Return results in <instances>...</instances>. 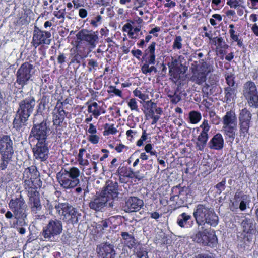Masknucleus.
<instances>
[{"instance_id":"c03bdc74","label":"nucleus","mask_w":258,"mask_h":258,"mask_svg":"<svg viewBox=\"0 0 258 258\" xmlns=\"http://www.w3.org/2000/svg\"><path fill=\"white\" fill-rule=\"evenodd\" d=\"M225 184L226 181L224 179L215 185V187L217 189L216 194L220 195L222 193V191L225 189Z\"/></svg>"},{"instance_id":"b1692460","label":"nucleus","mask_w":258,"mask_h":258,"mask_svg":"<svg viewBox=\"0 0 258 258\" xmlns=\"http://www.w3.org/2000/svg\"><path fill=\"white\" fill-rule=\"evenodd\" d=\"M208 146L210 149L220 150L224 146V139L222 135L217 133L215 135L208 143Z\"/></svg>"},{"instance_id":"de8ad7c7","label":"nucleus","mask_w":258,"mask_h":258,"mask_svg":"<svg viewBox=\"0 0 258 258\" xmlns=\"http://www.w3.org/2000/svg\"><path fill=\"white\" fill-rule=\"evenodd\" d=\"M234 78L232 75H228L226 76L225 79L228 87H237V85H235Z\"/></svg>"},{"instance_id":"20e7f679","label":"nucleus","mask_w":258,"mask_h":258,"mask_svg":"<svg viewBox=\"0 0 258 258\" xmlns=\"http://www.w3.org/2000/svg\"><path fill=\"white\" fill-rule=\"evenodd\" d=\"M80 175L79 169L73 167L68 169H61L57 173L56 177L62 187L65 189H71L74 188L79 183Z\"/></svg>"},{"instance_id":"f257e3e1","label":"nucleus","mask_w":258,"mask_h":258,"mask_svg":"<svg viewBox=\"0 0 258 258\" xmlns=\"http://www.w3.org/2000/svg\"><path fill=\"white\" fill-rule=\"evenodd\" d=\"M35 105L34 98H28L22 100L19 104L15 117L13 120V126L17 131H22L27 125V121L32 113Z\"/></svg>"},{"instance_id":"7c9ffc66","label":"nucleus","mask_w":258,"mask_h":258,"mask_svg":"<svg viewBox=\"0 0 258 258\" xmlns=\"http://www.w3.org/2000/svg\"><path fill=\"white\" fill-rule=\"evenodd\" d=\"M194 75L192 76L193 81L198 84H201L204 83L206 79V76L208 74L203 72L199 70H196L195 71L192 70Z\"/></svg>"},{"instance_id":"e433bc0d","label":"nucleus","mask_w":258,"mask_h":258,"mask_svg":"<svg viewBox=\"0 0 258 258\" xmlns=\"http://www.w3.org/2000/svg\"><path fill=\"white\" fill-rule=\"evenodd\" d=\"M65 204L64 203H57L56 201H50L49 200H46L45 204L44 207L46 209H48L49 211V213H50L54 207L56 209V213L57 214V207L59 206H61L60 205Z\"/></svg>"},{"instance_id":"0e129e2a","label":"nucleus","mask_w":258,"mask_h":258,"mask_svg":"<svg viewBox=\"0 0 258 258\" xmlns=\"http://www.w3.org/2000/svg\"><path fill=\"white\" fill-rule=\"evenodd\" d=\"M131 52L135 57L138 59L140 58V56H141L142 54V51L139 49L136 50H133Z\"/></svg>"},{"instance_id":"09e8293b","label":"nucleus","mask_w":258,"mask_h":258,"mask_svg":"<svg viewBox=\"0 0 258 258\" xmlns=\"http://www.w3.org/2000/svg\"><path fill=\"white\" fill-rule=\"evenodd\" d=\"M102 19V17L101 15H97L93 19L91 20L90 21V24L93 27H97L98 26V23H100L101 20Z\"/></svg>"},{"instance_id":"49530a36","label":"nucleus","mask_w":258,"mask_h":258,"mask_svg":"<svg viewBox=\"0 0 258 258\" xmlns=\"http://www.w3.org/2000/svg\"><path fill=\"white\" fill-rule=\"evenodd\" d=\"M106 126L105 131L104 132V135L114 134L117 132V130L113 126V125H109L106 124Z\"/></svg>"},{"instance_id":"a19ab883","label":"nucleus","mask_w":258,"mask_h":258,"mask_svg":"<svg viewBox=\"0 0 258 258\" xmlns=\"http://www.w3.org/2000/svg\"><path fill=\"white\" fill-rule=\"evenodd\" d=\"M244 3V0H228L227 4L231 8L236 9L237 7H245L242 5Z\"/></svg>"},{"instance_id":"e2e57ef3","label":"nucleus","mask_w":258,"mask_h":258,"mask_svg":"<svg viewBox=\"0 0 258 258\" xmlns=\"http://www.w3.org/2000/svg\"><path fill=\"white\" fill-rule=\"evenodd\" d=\"M150 67L149 66V64L145 63L141 68V70L143 73L144 74H147L149 73Z\"/></svg>"},{"instance_id":"5701e85b","label":"nucleus","mask_w":258,"mask_h":258,"mask_svg":"<svg viewBox=\"0 0 258 258\" xmlns=\"http://www.w3.org/2000/svg\"><path fill=\"white\" fill-rule=\"evenodd\" d=\"M66 115L67 113L62 107V103L59 106H57L56 107L53 115V125L56 126V130H57V127L62 125Z\"/></svg>"},{"instance_id":"69168bd1","label":"nucleus","mask_w":258,"mask_h":258,"mask_svg":"<svg viewBox=\"0 0 258 258\" xmlns=\"http://www.w3.org/2000/svg\"><path fill=\"white\" fill-rule=\"evenodd\" d=\"M146 105H147L148 109H154L155 108H156V107L157 106L156 104L155 103L152 102L151 100L148 101L147 102H146Z\"/></svg>"},{"instance_id":"f8f14e48","label":"nucleus","mask_w":258,"mask_h":258,"mask_svg":"<svg viewBox=\"0 0 258 258\" xmlns=\"http://www.w3.org/2000/svg\"><path fill=\"white\" fill-rule=\"evenodd\" d=\"M50 32L40 30L35 26L33 34L32 43L35 47L42 44H50L51 41Z\"/></svg>"},{"instance_id":"f704fd0d","label":"nucleus","mask_w":258,"mask_h":258,"mask_svg":"<svg viewBox=\"0 0 258 258\" xmlns=\"http://www.w3.org/2000/svg\"><path fill=\"white\" fill-rule=\"evenodd\" d=\"M191 219V216L187 214L186 213H183L180 214L177 219V223L181 228H184L188 221Z\"/></svg>"},{"instance_id":"1a4fd4ad","label":"nucleus","mask_w":258,"mask_h":258,"mask_svg":"<svg viewBox=\"0 0 258 258\" xmlns=\"http://www.w3.org/2000/svg\"><path fill=\"white\" fill-rule=\"evenodd\" d=\"M60 206L57 208V214L68 224H77L81 217V214L68 203Z\"/></svg>"},{"instance_id":"052dcab7","label":"nucleus","mask_w":258,"mask_h":258,"mask_svg":"<svg viewBox=\"0 0 258 258\" xmlns=\"http://www.w3.org/2000/svg\"><path fill=\"white\" fill-rule=\"evenodd\" d=\"M37 109V113L36 114H41L42 115V112L45 109V104L43 102H40L38 105Z\"/></svg>"},{"instance_id":"6e6552de","label":"nucleus","mask_w":258,"mask_h":258,"mask_svg":"<svg viewBox=\"0 0 258 258\" xmlns=\"http://www.w3.org/2000/svg\"><path fill=\"white\" fill-rule=\"evenodd\" d=\"M62 223L61 221L58 219H51L43 227L41 232V236L45 240L56 241V237L62 233Z\"/></svg>"},{"instance_id":"58836bf2","label":"nucleus","mask_w":258,"mask_h":258,"mask_svg":"<svg viewBox=\"0 0 258 258\" xmlns=\"http://www.w3.org/2000/svg\"><path fill=\"white\" fill-rule=\"evenodd\" d=\"M202 116L200 112L196 111H190L189 113V118L190 123L196 124L201 119Z\"/></svg>"},{"instance_id":"ddd939ff","label":"nucleus","mask_w":258,"mask_h":258,"mask_svg":"<svg viewBox=\"0 0 258 258\" xmlns=\"http://www.w3.org/2000/svg\"><path fill=\"white\" fill-rule=\"evenodd\" d=\"M38 188H31L27 190L29 206L31 212L34 214L39 213L42 209L40 199V194L37 190Z\"/></svg>"},{"instance_id":"a18cd8bd","label":"nucleus","mask_w":258,"mask_h":258,"mask_svg":"<svg viewBox=\"0 0 258 258\" xmlns=\"http://www.w3.org/2000/svg\"><path fill=\"white\" fill-rule=\"evenodd\" d=\"M131 110H135L137 112L139 111L137 102L135 98H132L127 103Z\"/></svg>"},{"instance_id":"a211bd4d","label":"nucleus","mask_w":258,"mask_h":258,"mask_svg":"<svg viewBox=\"0 0 258 258\" xmlns=\"http://www.w3.org/2000/svg\"><path fill=\"white\" fill-rule=\"evenodd\" d=\"M240 224L244 233L253 235L256 232V223L253 218L246 215L241 216Z\"/></svg>"},{"instance_id":"c9c22d12","label":"nucleus","mask_w":258,"mask_h":258,"mask_svg":"<svg viewBox=\"0 0 258 258\" xmlns=\"http://www.w3.org/2000/svg\"><path fill=\"white\" fill-rule=\"evenodd\" d=\"M250 122H239V134L240 137H245L249 134Z\"/></svg>"},{"instance_id":"3c124183","label":"nucleus","mask_w":258,"mask_h":258,"mask_svg":"<svg viewBox=\"0 0 258 258\" xmlns=\"http://www.w3.org/2000/svg\"><path fill=\"white\" fill-rule=\"evenodd\" d=\"M65 13V9H61L59 10L58 11L54 12V15L55 17H56L58 19L62 18L63 20L64 18Z\"/></svg>"},{"instance_id":"6e6d98bb","label":"nucleus","mask_w":258,"mask_h":258,"mask_svg":"<svg viewBox=\"0 0 258 258\" xmlns=\"http://www.w3.org/2000/svg\"><path fill=\"white\" fill-rule=\"evenodd\" d=\"M82 58L83 57L81 55H79L78 53H76L72 58L71 61V63L76 62L77 63H80V61Z\"/></svg>"},{"instance_id":"680f3d73","label":"nucleus","mask_w":258,"mask_h":258,"mask_svg":"<svg viewBox=\"0 0 258 258\" xmlns=\"http://www.w3.org/2000/svg\"><path fill=\"white\" fill-rule=\"evenodd\" d=\"M87 11L85 9L81 8L79 10V16L81 18H85L87 16Z\"/></svg>"},{"instance_id":"4be33fe9","label":"nucleus","mask_w":258,"mask_h":258,"mask_svg":"<svg viewBox=\"0 0 258 258\" xmlns=\"http://www.w3.org/2000/svg\"><path fill=\"white\" fill-rule=\"evenodd\" d=\"M108 202L106 198H104L100 194L92 198L89 204V206L92 210L99 211L106 206Z\"/></svg>"},{"instance_id":"6ab92c4d","label":"nucleus","mask_w":258,"mask_h":258,"mask_svg":"<svg viewBox=\"0 0 258 258\" xmlns=\"http://www.w3.org/2000/svg\"><path fill=\"white\" fill-rule=\"evenodd\" d=\"M211 208L202 204L198 205L193 213L196 222L199 226H203L204 219L209 213Z\"/></svg>"},{"instance_id":"39448f33","label":"nucleus","mask_w":258,"mask_h":258,"mask_svg":"<svg viewBox=\"0 0 258 258\" xmlns=\"http://www.w3.org/2000/svg\"><path fill=\"white\" fill-rule=\"evenodd\" d=\"M0 153L2 156L0 168L5 170L11 161L14 153L13 142L9 136L0 137Z\"/></svg>"},{"instance_id":"13d9d810","label":"nucleus","mask_w":258,"mask_h":258,"mask_svg":"<svg viewBox=\"0 0 258 258\" xmlns=\"http://www.w3.org/2000/svg\"><path fill=\"white\" fill-rule=\"evenodd\" d=\"M125 26L130 29L128 35L132 38L136 39L138 38V34H135L134 33H133V32H132V28L130 24H127L125 25Z\"/></svg>"},{"instance_id":"9b49d317","label":"nucleus","mask_w":258,"mask_h":258,"mask_svg":"<svg viewBox=\"0 0 258 258\" xmlns=\"http://www.w3.org/2000/svg\"><path fill=\"white\" fill-rule=\"evenodd\" d=\"M242 94L251 107H258V91L253 82L249 81L244 84Z\"/></svg>"},{"instance_id":"cd10ccee","label":"nucleus","mask_w":258,"mask_h":258,"mask_svg":"<svg viewBox=\"0 0 258 258\" xmlns=\"http://www.w3.org/2000/svg\"><path fill=\"white\" fill-rule=\"evenodd\" d=\"M121 235L123 243L128 248H132L136 245L137 242L132 235L130 234L128 232H121Z\"/></svg>"},{"instance_id":"ea45409f","label":"nucleus","mask_w":258,"mask_h":258,"mask_svg":"<svg viewBox=\"0 0 258 258\" xmlns=\"http://www.w3.org/2000/svg\"><path fill=\"white\" fill-rule=\"evenodd\" d=\"M250 200L249 197L246 195H243L241 197V201L239 204V209L241 211H244L249 204Z\"/></svg>"},{"instance_id":"473e14b6","label":"nucleus","mask_w":258,"mask_h":258,"mask_svg":"<svg viewBox=\"0 0 258 258\" xmlns=\"http://www.w3.org/2000/svg\"><path fill=\"white\" fill-rule=\"evenodd\" d=\"M86 104L88 105V112L91 113L95 118H97L100 115V107L98 104L94 102L91 104H89V102H87Z\"/></svg>"},{"instance_id":"2eb2a0df","label":"nucleus","mask_w":258,"mask_h":258,"mask_svg":"<svg viewBox=\"0 0 258 258\" xmlns=\"http://www.w3.org/2000/svg\"><path fill=\"white\" fill-rule=\"evenodd\" d=\"M35 159L44 162L47 160L49 156V149L46 142H37L32 148Z\"/></svg>"},{"instance_id":"393cba45","label":"nucleus","mask_w":258,"mask_h":258,"mask_svg":"<svg viewBox=\"0 0 258 258\" xmlns=\"http://www.w3.org/2000/svg\"><path fill=\"white\" fill-rule=\"evenodd\" d=\"M237 119L235 113L233 111L226 112V115L223 117V123L224 126H236Z\"/></svg>"},{"instance_id":"412c9836","label":"nucleus","mask_w":258,"mask_h":258,"mask_svg":"<svg viewBox=\"0 0 258 258\" xmlns=\"http://www.w3.org/2000/svg\"><path fill=\"white\" fill-rule=\"evenodd\" d=\"M182 56H179L177 58L172 57V61L168 64L170 73L174 72L177 75L183 74L187 70V67L183 65L181 62Z\"/></svg>"},{"instance_id":"338daca9","label":"nucleus","mask_w":258,"mask_h":258,"mask_svg":"<svg viewBox=\"0 0 258 258\" xmlns=\"http://www.w3.org/2000/svg\"><path fill=\"white\" fill-rule=\"evenodd\" d=\"M88 132L89 133L91 134H94L97 132L95 126L92 123H90L89 124V128L88 130Z\"/></svg>"},{"instance_id":"423d86ee","label":"nucleus","mask_w":258,"mask_h":258,"mask_svg":"<svg viewBox=\"0 0 258 258\" xmlns=\"http://www.w3.org/2000/svg\"><path fill=\"white\" fill-rule=\"evenodd\" d=\"M23 175L26 189L40 188L41 186L42 182L40 179V174L36 166H31L26 168Z\"/></svg>"},{"instance_id":"4c0bfd02","label":"nucleus","mask_w":258,"mask_h":258,"mask_svg":"<svg viewBox=\"0 0 258 258\" xmlns=\"http://www.w3.org/2000/svg\"><path fill=\"white\" fill-rule=\"evenodd\" d=\"M200 67L199 71H202L206 74H209L213 71V66L210 65L208 63L205 61L204 59L200 61Z\"/></svg>"},{"instance_id":"5fc2aeb1","label":"nucleus","mask_w":258,"mask_h":258,"mask_svg":"<svg viewBox=\"0 0 258 258\" xmlns=\"http://www.w3.org/2000/svg\"><path fill=\"white\" fill-rule=\"evenodd\" d=\"M137 258H148V253L146 251L140 250L137 252Z\"/></svg>"},{"instance_id":"c85d7f7f","label":"nucleus","mask_w":258,"mask_h":258,"mask_svg":"<svg viewBox=\"0 0 258 258\" xmlns=\"http://www.w3.org/2000/svg\"><path fill=\"white\" fill-rule=\"evenodd\" d=\"M225 99L228 103L233 101L236 97L237 87H227L224 88Z\"/></svg>"},{"instance_id":"dca6fc26","label":"nucleus","mask_w":258,"mask_h":258,"mask_svg":"<svg viewBox=\"0 0 258 258\" xmlns=\"http://www.w3.org/2000/svg\"><path fill=\"white\" fill-rule=\"evenodd\" d=\"M100 194L104 198H106L108 202L110 200L117 198L118 195L117 183L109 180L107 181L105 186L102 190Z\"/></svg>"},{"instance_id":"4d7b16f0","label":"nucleus","mask_w":258,"mask_h":258,"mask_svg":"<svg viewBox=\"0 0 258 258\" xmlns=\"http://www.w3.org/2000/svg\"><path fill=\"white\" fill-rule=\"evenodd\" d=\"M181 100V97L179 95L177 94L176 92L173 94V96L171 100L172 103L176 104L179 102Z\"/></svg>"},{"instance_id":"9d476101","label":"nucleus","mask_w":258,"mask_h":258,"mask_svg":"<svg viewBox=\"0 0 258 258\" xmlns=\"http://www.w3.org/2000/svg\"><path fill=\"white\" fill-rule=\"evenodd\" d=\"M199 230L196 233L193 234L191 238L196 242L203 246L215 247L217 243L218 239L215 233H210L207 230Z\"/></svg>"},{"instance_id":"f03ea898","label":"nucleus","mask_w":258,"mask_h":258,"mask_svg":"<svg viewBox=\"0 0 258 258\" xmlns=\"http://www.w3.org/2000/svg\"><path fill=\"white\" fill-rule=\"evenodd\" d=\"M9 207L15 214V222L11 225V227L15 228L17 225L20 226H27L26 222L27 214V206L21 195L17 197L12 198L8 204Z\"/></svg>"},{"instance_id":"7ed1b4c3","label":"nucleus","mask_w":258,"mask_h":258,"mask_svg":"<svg viewBox=\"0 0 258 258\" xmlns=\"http://www.w3.org/2000/svg\"><path fill=\"white\" fill-rule=\"evenodd\" d=\"M33 123L29 139H32V141L36 140L37 142H46L50 131L47 120L41 114H36Z\"/></svg>"},{"instance_id":"37998d69","label":"nucleus","mask_w":258,"mask_h":258,"mask_svg":"<svg viewBox=\"0 0 258 258\" xmlns=\"http://www.w3.org/2000/svg\"><path fill=\"white\" fill-rule=\"evenodd\" d=\"M182 38L181 36H176L174 40L172 48L173 49L179 50L182 47Z\"/></svg>"},{"instance_id":"72a5a7b5","label":"nucleus","mask_w":258,"mask_h":258,"mask_svg":"<svg viewBox=\"0 0 258 258\" xmlns=\"http://www.w3.org/2000/svg\"><path fill=\"white\" fill-rule=\"evenodd\" d=\"M251 119V114L249 111L246 108H244L241 110L239 116V122H250Z\"/></svg>"},{"instance_id":"a878e982","label":"nucleus","mask_w":258,"mask_h":258,"mask_svg":"<svg viewBox=\"0 0 258 258\" xmlns=\"http://www.w3.org/2000/svg\"><path fill=\"white\" fill-rule=\"evenodd\" d=\"M218 216L215 214L213 210L211 209L206 216L205 220H204L203 225L207 223L211 226L216 227L218 225Z\"/></svg>"},{"instance_id":"4468645a","label":"nucleus","mask_w":258,"mask_h":258,"mask_svg":"<svg viewBox=\"0 0 258 258\" xmlns=\"http://www.w3.org/2000/svg\"><path fill=\"white\" fill-rule=\"evenodd\" d=\"M77 39L87 42L92 48H94L98 42L97 31L82 29L76 34Z\"/></svg>"},{"instance_id":"2f4dec72","label":"nucleus","mask_w":258,"mask_h":258,"mask_svg":"<svg viewBox=\"0 0 258 258\" xmlns=\"http://www.w3.org/2000/svg\"><path fill=\"white\" fill-rule=\"evenodd\" d=\"M209 136L206 135L200 134L197 138L198 141L196 143L197 149L200 151H203L205 147Z\"/></svg>"},{"instance_id":"603ef678","label":"nucleus","mask_w":258,"mask_h":258,"mask_svg":"<svg viewBox=\"0 0 258 258\" xmlns=\"http://www.w3.org/2000/svg\"><path fill=\"white\" fill-rule=\"evenodd\" d=\"M88 140L92 144H97L99 140V137L96 135H91L88 137Z\"/></svg>"},{"instance_id":"864d4df0","label":"nucleus","mask_w":258,"mask_h":258,"mask_svg":"<svg viewBox=\"0 0 258 258\" xmlns=\"http://www.w3.org/2000/svg\"><path fill=\"white\" fill-rule=\"evenodd\" d=\"M108 92L109 93H113L117 96L120 97L121 96V91L120 90L116 89L113 86H110L109 87V90L108 91Z\"/></svg>"},{"instance_id":"f3484780","label":"nucleus","mask_w":258,"mask_h":258,"mask_svg":"<svg viewBox=\"0 0 258 258\" xmlns=\"http://www.w3.org/2000/svg\"><path fill=\"white\" fill-rule=\"evenodd\" d=\"M96 252L98 256L101 258H115V252L113 244L109 242H102L98 245Z\"/></svg>"},{"instance_id":"79ce46f5","label":"nucleus","mask_w":258,"mask_h":258,"mask_svg":"<svg viewBox=\"0 0 258 258\" xmlns=\"http://www.w3.org/2000/svg\"><path fill=\"white\" fill-rule=\"evenodd\" d=\"M200 127L202 129V132L200 134L208 136V133L210 129V125H209L207 120L204 119L203 122L200 125Z\"/></svg>"},{"instance_id":"bf43d9fd","label":"nucleus","mask_w":258,"mask_h":258,"mask_svg":"<svg viewBox=\"0 0 258 258\" xmlns=\"http://www.w3.org/2000/svg\"><path fill=\"white\" fill-rule=\"evenodd\" d=\"M134 94L136 96L138 97L139 98L143 100H145L146 98V96L145 94L141 93L140 91L135 90L134 92Z\"/></svg>"},{"instance_id":"774afa93","label":"nucleus","mask_w":258,"mask_h":258,"mask_svg":"<svg viewBox=\"0 0 258 258\" xmlns=\"http://www.w3.org/2000/svg\"><path fill=\"white\" fill-rule=\"evenodd\" d=\"M192 258H214L212 256L208 254H199L195 256Z\"/></svg>"},{"instance_id":"bb28decb","label":"nucleus","mask_w":258,"mask_h":258,"mask_svg":"<svg viewBox=\"0 0 258 258\" xmlns=\"http://www.w3.org/2000/svg\"><path fill=\"white\" fill-rule=\"evenodd\" d=\"M223 128L228 139V142L232 144L235 138L236 126H223Z\"/></svg>"},{"instance_id":"0eeeda50","label":"nucleus","mask_w":258,"mask_h":258,"mask_svg":"<svg viewBox=\"0 0 258 258\" xmlns=\"http://www.w3.org/2000/svg\"><path fill=\"white\" fill-rule=\"evenodd\" d=\"M34 74V66L29 62H24L17 71L15 83L18 84L23 88L28 84L30 81L32 80V77Z\"/></svg>"},{"instance_id":"aec40b11","label":"nucleus","mask_w":258,"mask_h":258,"mask_svg":"<svg viewBox=\"0 0 258 258\" xmlns=\"http://www.w3.org/2000/svg\"><path fill=\"white\" fill-rule=\"evenodd\" d=\"M143 201L136 197H131L125 201L124 210L126 212L139 211L143 206Z\"/></svg>"},{"instance_id":"8fccbe9b","label":"nucleus","mask_w":258,"mask_h":258,"mask_svg":"<svg viewBox=\"0 0 258 258\" xmlns=\"http://www.w3.org/2000/svg\"><path fill=\"white\" fill-rule=\"evenodd\" d=\"M217 44L221 48H227L228 45L225 44V41L222 37H217Z\"/></svg>"},{"instance_id":"c756f323","label":"nucleus","mask_w":258,"mask_h":258,"mask_svg":"<svg viewBox=\"0 0 258 258\" xmlns=\"http://www.w3.org/2000/svg\"><path fill=\"white\" fill-rule=\"evenodd\" d=\"M156 43L155 42H152L151 45L148 47V49L146 50L145 53L146 55H149L148 58V63L149 64H154L155 63V47Z\"/></svg>"}]
</instances>
